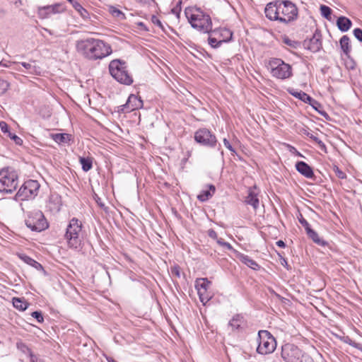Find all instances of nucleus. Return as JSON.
<instances>
[{"label":"nucleus","instance_id":"obj_9","mask_svg":"<svg viewBox=\"0 0 362 362\" xmlns=\"http://www.w3.org/2000/svg\"><path fill=\"white\" fill-rule=\"evenodd\" d=\"M40 187V185L37 180H27L20 187L16 196L21 200L33 199L37 195Z\"/></svg>","mask_w":362,"mask_h":362},{"label":"nucleus","instance_id":"obj_18","mask_svg":"<svg viewBox=\"0 0 362 362\" xmlns=\"http://www.w3.org/2000/svg\"><path fill=\"white\" fill-rule=\"evenodd\" d=\"M296 170L306 178L312 179L315 177L313 168L303 161L296 163Z\"/></svg>","mask_w":362,"mask_h":362},{"label":"nucleus","instance_id":"obj_39","mask_svg":"<svg viewBox=\"0 0 362 362\" xmlns=\"http://www.w3.org/2000/svg\"><path fill=\"white\" fill-rule=\"evenodd\" d=\"M208 40H209V44L212 47H214V48H217V47H220L221 45V44L223 43L220 39L218 40L215 37L209 36Z\"/></svg>","mask_w":362,"mask_h":362},{"label":"nucleus","instance_id":"obj_51","mask_svg":"<svg viewBox=\"0 0 362 362\" xmlns=\"http://www.w3.org/2000/svg\"><path fill=\"white\" fill-rule=\"evenodd\" d=\"M299 362H314L313 359L307 354H303Z\"/></svg>","mask_w":362,"mask_h":362},{"label":"nucleus","instance_id":"obj_26","mask_svg":"<svg viewBox=\"0 0 362 362\" xmlns=\"http://www.w3.org/2000/svg\"><path fill=\"white\" fill-rule=\"evenodd\" d=\"M309 238H310L315 243H316L318 245L324 246L327 244V243L320 238L317 233L315 232L312 228L309 229L308 231L305 232Z\"/></svg>","mask_w":362,"mask_h":362},{"label":"nucleus","instance_id":"obj_15","mask_svg":"<svg viewBox=\"0 0 362 362\" xmlns=\"http://www.w3.org/2000/svg\"><path fill=\"white\" fill-rule=\"evenodd\" d=\"M16 347L21 352V361L23 362H37V356L31 349L22 341L16 343Z\"/></svg>","mask_w":362,"mask_h":362},{"label":"nucleus","instance_id":"obj_7","mask_svg":"<svg viewBox=\"0 0 362 362\" xmlns=\"http://www.w3.org/2000/svg\"><path fill=\"white\" fill-rule=\"evenodd\" d=\"M258 346L257 351L260 354L272 353L276 347V342L274 337L267 330H260L258 332Z\"/></svg>","mask_w":362,"mask_h":362},{"label":"nucleus","instance_id":"obj_34","mask_svg":"<svg viewBox=\"0 0 362 362\" xmlns=\"http://www.w3.org/2000/svg\"><path fill=\"white\" fill-rule=\"evenodd\" d=\"M320 9L322 16L328 21H331L332 10L326 5H321Z\"/></svg>","mask_w":362,"mask_h":362},{"label":"nucleus","instance_id":"obj_31","mask_svg":"<svg viewBox=\"0 0 362 362\" xmlns=\"http://www.w3.org/2000/svg\"><path fill=\"white\" fill-rule=\"evenodd\" d=\"M71 136L68 134H55L52 135V139L58 144H66L71 140Z\"/></svg>","mask_w":362,"mask_h":362},{"label":"nucleus","instance_id":"obj_61","mask_svg":"<svg viewBox=\"0 0 362 362\" xmlns=\"http://www.w3.org/2000/svg\"><path fill=\"white\" fill-rule=\"evenodd\" d=\"M347 339H348V340H345L344 341L346 343H349L350 345L354 346L355 342H353L352 340L349 338H347Z\"/></svg>","mask_w":362,"mask_h":362},{"label":"nucleus","instance_id":"obj_60","mask_svg":"<svg viewBox=\"0 0 362 362\" xmlns=\"http://www.w3.org/2000/svg\"><path fill=\"white\" fill-rule=\"evenodd\" d=\"M138 25H139V27L142 28L145 30H148V29L146 28V26H145L144 23L140 22V23H138Z\"/></svg>","mask_w":362,"mask_h":362},{"label":"nucleus","instance_id":"obj_50","mask_svg":"<svg viewBox=\"0 0 362 362\" xmlns=\"http://www.w3.org/2000/svg\"><path fill=\"white\" fill-rule=\"evenodd\" d=\"M0 128L2 132L6 133L8 134V132H11L9 131V127L5 122H0Z\"/></svg>","mask_w":362,"mask_h":362},{"label":"nucleus","instance_id":"obj_43","mask_svg":"<svg viewBox=\"0 0 362 362\" xmlns=\"http://www.w3.org/2000/svg\"><path fill=\"white\" fill-rule=\"evenodd\" d=\"M31 316L37 320L38 322H42L44 317L41 311H34L31 313Z\"/></svg>","mask_w":362,"mask_h":362},{"label":"nucleus","instance_id":"obj_28","mask_svg":"<svg viewBox=\"0 0 362 362\" xmlns=\"http://www.w3.org/2000/svg\"><path fill=\"white\" fill-rule=\"evenodd\" d=\"M71 5L83 19L89 18V13L81 5L80 3L75 0L72 2Z\"/></svg>","mask_w":362,"mask_h":362},{"label":"nucleus","instance_id":"obj_47","mask_svg":"<svg viewBox=\"0 0 362 362\" xmlns=\"http://www.w3.org/2000/svg\"><path fill=\"white\" fill-rule=\"evenodd\" d=\"M223 144L224 146L231 152V153L233 155H234L236 152H235V148L232 146V145L230 144V143L229 142V141L227 139H223Z\"/></svg>","mask_w":362,"mask_h":362},{"label":"nucleus","instance_id":"obj_64","mask_svg":"<svg viewBox=\"0 0 362 362\" xmlns=\"http://www.w3.org/2000/svg\"><path fill=\"white\" fill-rule=\"evenodd\" d=\"M290 94L294 96V89L291 88L288 90Z\"/></svg>","mask_w":362,"mask_h":362},{"label":"nucleus","instance_id":"obj_24","mask_svg":"<svg viewBox=\"0 0 362 362\" xmlns=\"http://www.w3.org/2000/svg\"><path fill=\"white\" fill-rule=\"evenodd\" d=\"M340 47L346 56L351 52L350 39L347 35H343L339 40Z\"/></svg>","mask_w":362,"mask_h":362},{"label":"nucleus","instance_id":"obj_52","mask_svg":"<svg viewBox=\"0 0 362 362\" xmlns=\"http://www.w3.org/2000/svg\"><path fill=\"white\" fill-rule=\"evenodd\" d=\"M208 235H209V237H210L211 238H212L214 240H216V241H217V239H219L218 238V235H217L216 232L214 229H209L208 230Z\"/></svg>","mask_w":362,"mask_h":362},{"label":"nucleus","instance_id":"obj_14","mask_svg":"<svg viewBox=\"0 0 362 362\" xmlns=\"http://www.w3.org/2000/svg\"><path fill=\"white\" fill-rule=\"evenodd\" d=\"M143 107V100L140 97L134 94H131L126 103L120 106L121 111L130 112L135 110H139Z\"/></svg>","mask_w":362,"mask_h":362},{"label":"nucleus","instance_id":"obj_49","mask_svg":"<svg viewBox=\"0 0 362 362\" xmlns=\"http://www.w3.org/2000/svg\"><path fill=\"white\" fill-rule=\"evenodd\" d=\"M171 273L177 278L180 277V268L177 265L171 267Z\"/></svg>","mask_w":362,"mask_h":362},{"label":"nucleus","instance_id":"obj_1","mask_svg":"<svg viewBox=\"0 0 362 362\" xmlns=\"http://www.w3.org/2000/svg\"><path fill=\"white\" fill-rule=\"evenodd\" d=\"M76 49L80 55L90 61L103 59L112 52L110 44L102 40L93 37L77 40Z\"/></svg>","mask_w":362,"mask_h":362},{"label":"nucleus","instance_id":"obj_41","mask_svg":"<svg viewBox=\"0 0 362 362\" xmlns=\"http://www.w3.org/2000/svg\"><path fill=\"white\" fill-rule=\"evenodd\" d=\"M217 243L228 250L235 251L233 246L229 243L226 242L223 238L217 239Z\"/></svg>","mask_w":362,"mask_h":362},{"label":"nucleus","instance_id":"obj_36","mask_svg":"<svg viewBox=\"0 0 362 362\" xmlns=\"http://www.w3.org/2000/svg\"><path fill=\"white\" fill-rule=\"evenodd\" d=\"M211 197L210 190H204L197 196V199L201 202H206Z\"/></svg>","mask_w":362,"mask_h":362},{"label":"nucleus","instance_id":"obj_29","mask_svg":"<svg viewBox=\"0 0 362 362\" xmlns=\"http://www.w3.org/2000/svg\"><path fill=\"white\" fill-rule=\"evenodd\" d=\"M240 259L243 263H244L251 269H257V268L259 267L258 264L247 255L241 254L240 255Z\"/></svg>","mask_w":362,"mask_h":362},{"label":"nucleus","instance_id":"obj_44","mask_svg":"<svg viewBox=\"0 0 362 362\" xmlns=\"http://www.w3.org/2000/svg\"><path fill=\"white\" fill-rule=\"evenodd\" d=\"M8 136H9L17 145H21L23 140L13 133L8 132Z\"/></svg>","mask_w":362,"mask_h":362},{"label":"nucleus","instance_id":"obj_27","mask_svg":"<svg viewBox=\"0 0 362 362\" xmlns=\"http://www.w3.org/2000/svg\"><path fill=\"white\" fill-rule=\"evenodd\" d=\"M37 13L38 18L40 19L49 18L52 15H53L52 11H50L49 5L39 6L37 8Z\"/></svg>","mask_w":362,"mask_h":362},{"label":"nucleus","instance_id":"obj_10","mask_svg":"<svg viewBox=\"0 0 362 362\" xmlns=\"http://www.w3.org/2000/svg\"><path fill=\"white\" fill-rule=\"evenodd\" d=\"M194 140L198 144L214 148L217 144L216 135L206 128H200L194 133Z\"/></svg>","mask_w":362,"mask_h":362},{"label":"nucleus","instance_id":"obj_37","mask_svg":"<svg viewBox=\"0 0 362 362\" xmlns=\"http://www.w3.org/2000/svg\"><path fill=\"white\" fill-rule=\"evenodd\" d=\"M308 136L310 137L313 141L317 143L321 150L325 151L326 146L317 136H314L312 134L308 133Z\"/></svg>","mask_w":362,"mask_h":362},{"label":"nucleus","instance_id":"obj_21","mask_svg":"<svg viewBox=\"0 0 362 362\" xmlns=\"http://www.w3.org/2000/svg\"><path fill=\"white\" fill-rule=\"evenodd\" d=\"M214 35H218L222 42H228L232 39L233 33L228 28H220L218 30H212Z\"/></svg>","mask_w":362,"mask_h":362},{"label":"nucleus","instance_id":"obj_55","mask_svg":"<svg viewBox=\"0 0 362 362\" xmlns=\"http://www.w3.org/2000/svg\"><path fill=\"white\" fill-rule=\"evenodd\" d=\"M281 264L285 267L286 268H287L288 269H289V267H288V262L285 259H281Z\"/></svg>","mask_w":362,"mask_h":362},{"label":"nucleus","instance_id":"obj_30","mask_svg":"<svg viewBox=\"0 0 362 362\" xmlns=\"http://www.w3.org/2000/svg\"><path fill=\"white\" fill-rule=\"evenodd\" d=\"M79 163L81 165L82 170L84 172L89 171L93 167V160L91 158L80 157Z\"/></svg>","mask_w":362,"mask_h":362},{"label":"nucleus","instance_id":"obj_53","mask_svg":"<svg viewBox=\"0 0 362 362\" xmlns=\"http://www.w3.org/2000/svg\"><path fill=\"white\" fill-rule=\"evenodd\" d=\"M283 42L286 44V45H288L291 47H293L294 46V42L291 40H290L288 37H284L283 38Z\"/></svg>","mask_w":362,"mask_h":362},{"label":"nucleus","instance_id":"obj_17","mask_svg":"<svg viewBox=\"0 0 362 362\" xmlns=\"http://www.w3.org/2000/svg\"><path fill=\"white\" fill-rule=\"evenodd\" d=\"M256 186H254L253 188L250 187L248 189V194L245 197V203L248 205L252 206L254 210H257L259 206V200L258 198V193L255 192Z\"/></svg>","mask_w":362,"mask_h":362},{"label":"nucleus","instance_id":"obj_62","mask_svg":"<svg viewBox=\"0 0 362 362\" xmlns=\"http://www.w3.org/2000/svg\"><path fill=\"white\" fill-rule=\"evenodd\" d=\"M56 199L57 200V203H58V205L56 206V207L54 208L56 210L59 211V209H60V200H59V198L58 197H56Z\"/></svg>","mask_w":362,"mask_h":362},{"label":"nucleus","instance_id":"obj_48","mask_svg":"<svg viewBox=\"0 0 362 362\" xmlns=\"http://www.w3.org/2000/svg\"><path fill=\"white\" fill-rule=\"evenodd\" d=\"M151 22H152L154 25H157L158 27H159L160 28H161L163 30H164V28H163V24H162L161 21L158 18V17H157V16H154V15H153V16H152V17H151Z\"/></svg>","mask_w":362,"mask_h":362},{"label":"nucleus","instance_id":"obj_16","mask_svg":"<svg viewBox=\"0 0 362 362\" xmlns=\"http://www.w3.org/2000/svg\"><path fill=\"white\" fill-rule=\"evenodd\" d=\"M279 11V1L269 3L265 9L266 16L272 21H278Z\"/></svg>","mask_w":362,"mask_h":362},{"label":"nucleus","instance_id":"obj_8","mask_svg":"<svg viewBox=\"0 0 362 362\" xmlns=\"http://www.w3.org/2000/svg\"><path fill=\"white\" fill-rule=\"evenodd\" d=\"M25 222L33 231L41 232L48 228V223L40 210L29 212Z\"/></svg>","mask_w":362,"mask_h":362},{"label":"nucleus","instance_id":"obj_6","mask_svg":"<svg viewBox=\"0 0 362 362\" xmlns=\"http://www.w3.org/2000/svg\"><path fill=\"white\" fill-rule=\"evenodd\" d=\"M268 68L274 77L285 79L292 74V67L279 58H272L269 61Z\"/></svg>","mask_w":362,"mask_h":362},{"label":"nucleus","instance_id":"obj_19","mask_svg":"<svg viewBox=\"0 0 362 362\" xmlns=\"http://www.w3.org/2000/svg\"><path fill=\"white\" fill-rule=\"evenodd\" d=\"M281 357L286 362H294V344L288 343L282 346Z\"/></svg>","mask_w":362,"mask_h":362},{"label":"nucleus","instance_id":"obj_35","mask_svg":"<svg viewBox=\"0 0 362 362\" xmlns=\"http://www.w3.org/2000/svg\"><path fill=\"white\" fill-rule=\"evenodd\" d=\"M49 6L52 14L59 13L64 11L63 5L60 3H57L53 5H49Z\"/></svg>","mask_w":362,"mask_h":362},{"label":"nucleus","instance_id":"obj_2","mask_svg":"<svg viewBox=\"0 0 362 362\" xmlns=\"http://www.w3.org/2000/svg\"><path fill=\"white\" fill-rule=\"evenodd\" d=\"M185 14L193 28L202 33H211L212 31L211 18L209 14L204 13L200 8H186Z\"/></svg>","mask_w":362,"mask_h":362},{"label":"nucleus","instance_id":"obj_33","mask_svg":"<svg viewBox=\"0 0 362 362\" xmlns=\"http://www.w3.org/2000/svg\"><path fill=\"white\" fill-rule=\"evenodd\" d=\"M13 305L16 309L21 311H24L28 308V303L19 298H14L13 299Z\"/></svg>","mask_w":362,"mask_h":362},{"label":"nucleus","instance_id":"obj_13","mask_svg":"<svg viewBox=\"0 0 362 362\" xmlns=\"http://www.w3.org/2000/svg\"><path fill=\"white\" fill-rule=\"evenodd\" d=\"M303 47L312 52H319L322 47V35L318 29H316L312 37L305 39L303 42Z\"/></svg>","mask_w":362,"mask_h":362},{"label":"nucleus","instance_id":"obj_3","mask_svg":"<svg viewBox=\"0 0 362 362\" xmlns=\"http://www.w3.org/2000/svg\"><path fill=\"white\" fill-rule=\"evenodd\" d=\"M109 72L117 82L126 86L133 83L134 79L129 73L127 62L121 59H113L109 64Z\"/></svg>","mask_w":362,"mask_h":362},{"label":"nucleus","instance_id":"obj_20","mask_svg":"<svg viewBox=\"0 0 362 362\" xmlns=\"http://www.w3.org/2000/svg\"><path fill=\"white\" fill-rule=\"evenodd\" d=\"M295 96L296 98H298L301 101L309 104L316 110H317L318 107H320V104L317 100L302 90L296 91Z\"/></svg>","mask_w":362,"mask_h":362},{"label":"nucleus","instance_id":"obj_45","mask_svg":"<svg viewBox=\"0 0 362 362\" xmlns=\"http://www.w3.org/2000/svg\"><path fill=\"white\" fill-rule=\"evenodd\" d=\"M334 170L336 173V175L339 178V179H345L346 177V175L344 172H343L342 170H341L337 166H334Z\"/></svg>","mask_w":362,"mask_h":362},{"label":"nucleus","instance_id":"obj_11","mask_svg":"<svg viewBox=\"0 0 362 362\" xmlns=\"http://www.w3.org/2000/svg\"><path fill=\"white\" fill-rule=\"evenodd\" d=\"M211 286V282L206 278H200L195 281V288L199 300L204 305L212 298L211 293L209 291Z\"/></svg>","mask_w":362,"mask_h":362},{"label":"nucleus","instance_id":"obj_58","mask_svg":"<svg viewBox=\"0 0 362 362\" xmlns=\"http://www.w3.org/2000/svg\"><path fill=\"white\" fill-rule=\"evenodd\" d=\"M95 201L100 207H103L104 206V204L101 202L100 198H99L98 196H96Z\"/></svg>","mask_w":362,"mask_h":362},{"label":"nucleus","instance_id":"obj_23","mask_svg":"<svg viewBox=\"0 0 362 362\" xmlns=\"http://www.w3.org/2000/svg\"><path fill=\"white\" fill-rule=\"evenodd\" d=\"M337 25L341 32H346L351 28L352 22L345 16H340L337 21Z\"/></svg>","mask_w":362,"mask_h":362},{"label":"nucleus","instance_id":"obj_54","mask_svg":"<svg viewBox=\"0 0 362 362\" xmlns=\"http://www.w3.org/2000/svg\"><path fill=\"white\" fill-rule=\"evenodd\" d=\"M180 11H181V6H175V8H173L172 9V13L175 14L177 18L180 17Z\"/></svg>","mask_w":362,"mask_h":362},{"label":"nucleus","instance_id":"obj_57","mask_svg":"<svg viewBox=\"0 0 362 362\" xmlns=\"http://www.w3.org/2000/svg\"><path fill=\"white\" fill-rule=\"evenodd\" d=\"M308 133H309V132L305 128L300 129L299 132H298V134H306L307 136H308Z\"/></svg>","mask_w":362,"mask_h":362},{"label":"nucleus","instance_id":"obj_56","mask_svg":"<svg viewBox=\"0 0 362 362\" xmlns=\"http://www.w3.org/2000/svg\"><path fill=\"white\" fill-rule=\"evenodd\" d=\"M208 190H210L211 193L212 194V195L215 193V191H216V187L214 185H209V189Z\"/></svg>","mask_w":362,"mask_h":362},{"label":"nucleus","instance_id":"obj_25","mask_svg":"<svg viewBox=\"0 0 362 362\" xmlns=\"http://www.w3.org/2000/svg\"><path fill=\"white\" fill-rule=\"evenodd\" d=\"M18 256L21 258V259H22L25 263L32 266L33 267L35 268L37 270H43V267L41 265V264H40L30 257L24 254H21Z\"/></svg>","mask_w":362,"mask_h":362},{"label":"nucleus","instance_id":"obj_38","mask_svg":"<svg viewBox=\"0 0 362 362\" xmlns=\"http://www.w3.org/2000/svg\"><path fill=\"white\" fill-rule=\"evenodd\" d=\"M110 12L114 17H117L119 19L124 18V14L120 10L117 9L115 7H110Z\"/></svg>","mask_w":362,"mask_h":362},{"label":"nucleus","instance_id":"obj_63","mask_svg":"<svg viewBox=\"0 0 362 362\" xmlns=\"http://www.w3.org/2000/svg\"><path fill=\"white\" fill-rule=\"evenodd\" d=\"M107 361L108 362H117L114 358L110 357V358H107Z\"/></svg>","mask_w":362,"mask_h":362},{"label":"nucleus","instance_id":"obj_5","mask_svg":"<svg viewBox=\"0 0 362 362\" xmlns=\"http://www.w3.org/2000/svg\"><path fill=\"white\" fill-rule=\"evenodd\" d=\"M18 185V177L15 170L8 168L0 171V192L11 194Z\"/></svg>","mask_w":362,"mask_h":362},{"label":"nucleus","instance_id":"obj_12","mask_svg":"<svg viewBox=\"0 0 362 362\" xmlns=\"http://www.w3.org/2000/svg\"><path fill=\"white\" fill-rule=\"evenodd\" d=\"M278 21L288 23L294 19V4L289 1H279V11Z\"/></svg>","mask_w":362,"mask_h":362},{"label":"nucleus","instance_id":"obj_22","mask_svg":"<svg viewBox=\"0 0 362 362\" xmlns=\"http://www.w3.org/2000/svg\"><path fill=\"white\" fill-rule=\"evenodd\" d=\"M244 323V318L242 315L237 314L228 322V327L232 331H239Z\"/></svg>","mask_w":362,"mask_h":362},{"label":"nucleus","instance_id":"obj_59","mask_svg":"<svg viewBox=\"0 0 362 362\" xmlns=\"http://www.w3.org/2000/svg\"><path fill=\"white\" fill-rule=\"evenodd\" d=\"M276 245H277L278 246L281 247H285V243H284V242L283 240H278V241L276 242Z\"/></svg>","mask_w":362,"mask_h":362},{"label":"nucleus","instance_id":"obj_32","mask_svg":"<svg viewBox=\"0 0 362 362\" xmlns=\"http://www.w3.org/2000/svg\"><path fill=\"white\" fill-rule=\"evenodd\" d=\"M35 63V62H20L18 64H17V69L18 71H22L21 69V68L19 67L20 66H22L23 67H24L26 70H28V74H35L37 72V69H36V66L35 65H33V64Z\"/></svg>","mask_w":362,"mask_h":362},{"label":"nucleus","instance_id":"obj_40","mask_svg":"<svg viewBox=\"0 0 362 362\" xmlns=\"http://www.w3.org/2000/svg\"><path fill=\"white\" fill-rule=\"evenodd\" d=\"M298 219L300 222V223L302 225V226L304 228L305 232L308 231L309 229L311 228L310 225L309 223L303 218V215L301 214H299V216H298Z\"/></svg>","mask_w":362,"mask_h":362},{"label":"nucleus","instance_id":"obj_46","mask_svg":"<svg viewBox=\"0 0 362 362\" xmlns=\"http://www.w3.org/2000/svg\"><path fill=\"white\" fill-rule=\"evenodd\" d=\"M355 37L362 43V30L361 28H355L353 31Z\"/></svg>","mask_w":362,"mask_h":362},{"label":"nucleus","instance_id":"obj_4","mask_svg":"<svg viewBox=\"0 0 362 362\" xmlns=\"http://www.w3.org/2000/svg\"><path fill=\"white\" fill-rule=\"evenodd\" d=\"M82 229L81 222L76 218L70 220L64 235V238L69 248L77 250L81 247L82 240L81 238Z\"/></svg>","mask_w":362,"mask_h":362},{"label":"nucleus","instance_id":"obj_42","mask_svg":"<svg viewBox=\"0 0 362 362\" xmlns=\"http://www.w3.org/2000/svg\"><path fill=\"white\" fill-rule=\"evenodd\" d=\"M9 86L8 83L4 80L0 78V95H3L6 92Z\"/></svg>","mask_w":362,"mask_h":362}]
</instances>
